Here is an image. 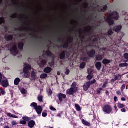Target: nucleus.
I'll return each instance as SVG.
<instances>
[{"label":"nucleus","mask_w":128,"mask_h":128,"mask_svg":"<svg viewBox=\"0 0 128 128\" xmlns=\"http://www.w3.org/2000/svg\"><path fill=\"white\" fill-rule=\"evenodd\" d=\"M118 18H120V14H118V12H114L108 14V18H104L105 20L108 22L110 27V30L107 34L108 36L112 34H114V32H120V30H122V26H116L113 28V30L112 28V26L114 25V20H118Z\"/></svg>","instance_id":"1"},{"label":"nucleus","mask_w":128,"mask_h":128,"mask_svg":"<svg viewBox=\"0 0 128 128\" xmlns=\"http://www.w3.org/2000/svg\"><path fill=\"white\" fill-rule=\"evenodd\" d=\"M6 50H10V52L12 56H16L18 54V50L17 44H12L7 47Z\"/></svg>","instance_id":"2"},{"label":"nucleus","mask_w":128,"mask_h":128,"mask_svg":"<svg viewBox=\"0 0 128 128\" xmlns=\"http://www.w3.org/2000/svg\"><path fill=\"white\" fill-rule=\"evenodd\" d=\"M30 70H32V66L30 65L25 64L24 65V76L26 78H28L30 76Z\"/></svg>","instance_id":"3"},{"label":"nucleus","mask_w":128,"mask_h":128,"mask_svg":"<svg viewBox=\"0 0 128 128\" xmlns=\"http://www.w3.org/2000/svg\"><path fill=\"white\" fill-rule=\"evenodd\" d=\"M0 82H2V86L3 88H6L10 86L8 78H6V76H2L1 73H0Z\"/></svg>","instance_id":"4"},{"label":"nucleus","mask_w":128,"mask_h":128,"mask_svg":"<svg viewBox=\"0 0 128 128\" xmlns=\"http://www.w3.org/2000/svg\"><path fill=\"white\" fill-rule=\"evenodd\" d=\"M76 90H78V88H76V82H74L72 84V85L71 86V88L70 89L68 90H67L66 92H67L68 94L72 95L74 93H76Z\"/></svg>","instance_id":"5"},{"label":"nucleus","mask_w":128,"mask_h":128,"mask_svg":"<svg viewBox=\"0 0 128 128\" xmlns=\"http://www.w3.org/2000/svg\"><path fill=\"white\" fill-rule=\"evenodd\" d=\"M30 106L34 108V110L38 114H42V108L40 106H38V104L35 102H33L31 104Z\"/></svg>","instance_id":"6"},{"label":"nucleus","mask_w":128,"mask_h":128,"mask_svg":"<svg viewBox=\"0 0 128 128\" xmlns=\"http://www.w3.org/2000/svg\"><path fill=\"white\" fill-rule=\"evenodd\" d=\"M103 112L107 114H110L112 112V108L109 105H106L103 108Z\"/></svg>","instance_id":"7"},{"label":"nucleus","mask_w":128,"mask_h":128,"mask_svg":"<svg viewBox=\"0 0 128 128\" xmlns=\"http://www.w3.org/2000/svg\"><path fill=\"white\" fill-rule=\"evenodd\" d=\"M38 64L40 68H42L43 66L46 64V60H42V58L40 57Z\"/></svg>","instance_id":"8"},{"label":"nucleus","mask_w":128,"mask_h":128,"mask_svg":"<svg viewBox=\"0 0 128 128\" xmlns=\"http://www.w3.org/2000/svg\"><path fill=\"white\" fill-rule=\"evenodd\" d=\"M58 96L59 98V100L61 102H62L64 101V100L65 98H66V95L64 94H62V93L59 94L58 95Z\"/></svg>","instance_id":"9"},{"label":"nucleus","mask_w":128,"mask_h":128,"mask_svg":"<svg viewBox=\"0 0 128 128\" xmlns=\"http://www.w3.org/2000/svg\"><path fill=\"white\" fill-rule=\"evenodd\" d=\"M90 82H89L86 83L84 86V90H86V92L88 90V88H90Z\"/></svg>","instance_id":"10"},{"label":"nucleus","mask_w":128,"mask_h":128,"mask_svg":"<svg viewBox=\"0 0 128 128\" xmlns=\"http://www.w3.org/2000/svg\"><path fill=\"white\" fill-rule=\"evenodd\" d=\"M88 54V56H90V58H94V55L96 54V51H94V50H92Z\"/></svg>","instance_id":"11"},{"label":"nucleus","mask_w":128,"mask_h":128,"mask_svg":"<svg viewBox=\"0 0 128 128\" xmlns=\"http://www.w3.org/2000/svg\"><path fill=\"white\" fill-rule=\"evenodd\" d=\"M96 67L97 68L98 70H100V68H102V63L100 62H98L96 64Z\"/></svg>","instance_id":"12"},{"label":"nucleus","mask_w":128,"mask_h":128,"mask_svg":"<svg viewBox=\"0 0 128 128\" xmlns=\"http://www.w3.org/2000/svg\"><path fill=\"white\" fill-rule=\"evenodd\" d=\"M82 124H84V126H90V124L88 122V121L84 120V119H82Z\"/></svg>","instance_id":"13"},{"label":"nucleus","mask_w":128,"mask_h":128,"mask_svg":"<svg viewBox=\"0 0 128 128\" xmlns=\"http://www.w3.org/2000/svg\"><path fill=\"white\" fill-rule=\"evenodd\" d=\"M34 124H36V122L34 120H31L28 123V126L30 128H32L34 126Z\"/></svg>","instance_id":"14"},{"label":"nucleus","mask_w":128,"mask_h":128,"mask_svg":"<svg viewBox=\"0 0 128 128\" xmlns=\"http://www.w3.org/2000/svg\"><path fill=\"white\" fill-rule=\"evenodd\" d=\"M20 82V79L18 78H16L14 81V84L15 86H18Z\"/></svg>","instance_id":"15"},{"label":"nucleus","mask_w":128,"mask_h":128,"mask_svg":"<svg viewBox=\"0 0 128 128\" xmlns=\"http://www.w3.org/2000/svg\"><path fill=\"white\" fill-rule=\"evenodd\" d=\"M122 79V75L118 74V76H115L114 80H112V82H114V80H118Z\"/></svg>","instance_id":"16"},{"label":"nucleus","mask_w":128,"mask_h":128,"mask_svg":"<svg viewBox=\"0 0 128 128\" xmlns=\"http://www.w3.org/2000/svg\"><path fill=\"white\" fill-rule=\"evenodd\" d=\"M20 91L22 94H28V90L24 88H22L20 89Z\"/></svg>","instance_id":"17"},{"label":"nucleus","mask_w":128,"mask_h":128,"mask_svg":"<svg viewBox=\"0 0 128 128\" xmlns=\"http://www.w3.org/2000/svg\"><path fill=\"white\" fill-rule=\"evenodd\" d=\"M44 72H46V74H50V72H52V68H50V67L46 68L44 70Z\"/></svg>","instance_id":"18"},{"label":"nucleus","mask_w":128,"mask_h":128,"mask_svg":"<svg viewBox=\"0 0 128 128\" xmlns=\"http://www.w3.org/2000/svg\"><path fill=\"white\" fill-rule=\"evenodd\" d=\"M102 58H104V56L98 55L96 56V60H98V62L102 60Z\"/></svg>","instance_id":"19"},{"label":"nucleus","mask_w":128,"mask_h":128,"mask_svg":"<svg viewBox=\"0 0 128 128\" xmlns=\"http://www.w3.org/2000/svg\"><path fill=\"white\" fill-rule=\"evenodd\" d=\"M104 64H110V60L108 59H104L102 61Z\"/></svg>","instance_id":"20"},{"label":"nucleus","mask_w":128,"mask_h":128,"mask_svg":"<svg viewBox=\"0 0 128 128\" xmlns=\"http://www.w3.org/2000/svg\"><path fill=\"white\" fill-rule=\"evenodd\" d=\"M32 80H36V74L34 71L32 72Z\"/></svg>","instance_id":"21"},{"label":"nucleus","mask_w":128,"mask_h":128,"mask_svg":"<svg viewBox=\"0 0 128 128\" xmlns=\"http://www.w3.org/2000/svg\"><path fill=\"white\" fill-rule=\"evenodd\" d=\"M64 58H66V52H62L60 55V60H64Z\"/></svg>","instance_id":"22"},{"label":"nucleus","mask_w":128,"mask_h":128,"mask_svg":"<svg viewBox=\"0 0 128 128\" xmlns=\"http://www.w3.org/2000/svg\"><path fill=\"white\" fill-rule=\"evenodd\" d=\"M46 56H50L51 58H54V56H52V54L50 52V51H46Z\"/></svg>","instance_id":"23"},{"label":"nucleus","mask_w":128,"mask_h":128,"mask_svg":"<svg viewBox=\"0 0 128 128\" xmlns=\"http://www.w3.org/2000/svg\"><path fill=\"white\" fill-rule=\"evenodd\" d=\"M6 38V40H12V35H8L7 36H5Z\"/></svg>","instance_id":"24"},{"label":"nucleus","mask_w":128,"mask_h":128,"mask_svg":"<svg viewBox=\"0 0 128 128\" xmlns=\"http://www.w3.org/2000/svg\"><path fill=\"white\" fill-rule=\"evenodd\" d=\"M8 116L9 118H18V116L12 115L11 113H8Z\"/></svg>","instance_id":"25"},{"label":"nucleus","mask_w":128,"mask_h":128,"mask_svg":"<svg viewBox=\"0 0 128 128\" xmlns=\"http://www.w3.org/2000/svg\"><path fill=\"white\" fill-rule=\"evenodd\" d=\"M75 106H76V110H78V112H80V110H82L80 106L78 104H76Z\"/></svg>","instance_id":"26"},{"label":"nucleus","mask_w":128,"mask_h":128,"mask_svg":"<svg viewBox=\"0 0 128 128\" xmlns=\"http://www.w3.org/2000/svg\"><path fill=\"white\" fill-rule=\"evenodd\" d=\"M18 48H20V50H22V48H24V44L19 43L18 44Z\"/></svg>","instance_id":"27"},{"label":"nucleus","mask_w":128,"mask_h":128,"mask_svg":"<svg viewBox=\"0 0 128 128\" xmlns=\"http://www.w3.org/2000/svg\"><path fill=\"white\" fill-rule=\"evenodd\" d=\"M128 64L126 63L120 64H119L120 68H124V66H128Z\"/></svg>","instance_id":"28"},{"label":"nucleus","mask_w":128,"mask_h":128,"mask_svg":"<svg viewBox=\"0 0 128 128\" xmlns=\"http://www.w3.org/2000/svg\"><path fill=\"white\" fill-rule=\"evenodd\" d=\"M48 78V74H43L40 76L41 78Z\"/></svg>","instance_id":"29"},{"label":"nucleus","mask_w":128,"mask_h":128,"mask_svg":"<svg viewBox=\"0 0 128 128\" xmlns=\"http://www.w3.org/2000/svg\"><path fill=\"white\" fill-rule=\"evenodd\" d=\"M0 94H2V96H4L6 94V91L2 88H0Z\"/></svg>","instance_id":"30"},{"label":"nucleus","mask_w":128,"mask_h":128,"mask_svg":"<svg viewBox=\"0 0 128 128\" xmlns=\"http://www.w3.org/2000/svg\"><path fill=\"white\" fill-rule=\"evenodd\" d=\"M102 90H104V88H99L98 89V94H102Z\"/></svg>","instance_id":"31"},{"label":"nucleus","mask_w":128,"mask_h":128,"mask_svg":"<svg viewBox=\"0 0 128 128\" xmlns=\"http://www.w3.org/2000/svg\"><path fill=\"white\" fill-rule=\"evenodd\" d=\"M118 108H124V104H122L120 103L118 104Z\"/></svg>","instance_id":"32"},{"label":"nucleus","mask_w":128,"mask_h":128,"mask_svg":"<svg viewBox=\"0 0 128 128\" xmlns=\"http://www.w3.org/2000/svg\"><path fill=\"white\" fill-rule=\"evenodd\" d=\"M85 66H86V63L82 62L80 65V68H84Z\"/></svg>","instance_id":"33"},{"label":"nucleus","mask_w":128,"mask_h":128,"mask_svg":"<svg viewBox=\"0 0 128 128\" xmlns=\"http://www.w3.org/2000/svg\"><path fill=\"white\" fill-rule=\"evenodd\" d=\"M94 78L92 74H89L88 76H87L88 80H92Z\"/></svg>","instance_id":"34"},{"label":"nucleus","mask_w":128,"mask_h":128,"mask_svg":"<svg viewBox=\"0 0 128 128\" xmlns=\"http://www.w3.org/2000/svg\"><path fill=\"white\" fill-rule=\"evenodd\" d=\"M88 74H92L93 71H92V68H88Z\"/></svg>","instance_id":"35"},{"label":"nucleus","mask_w":128,"mask_h":128,"mask_svg":"<svg viewBox=\"0 0 128 128\" xmlns=\"http://www.w3.org/2000/svg\"><path fill=\"white\" fill-rule=\"evenodd\" d=\"M4 24V18H0V24Z\"/></svg>","instance_id":"36"},{"label":"nucleus","mask_w":128,"mask_h":128,"mask_svg":"<svg viewBox=\"0 0 128 128\" xmlns=\"http://www.w3.org/2000/svg\"><path fill=\"white\" fill-rule=\"evenodd\" d=\"M42 116H43V118H46V116H48V114L46 113V112H43L42 114Z\"/></svg>","instance_id":"37"},{"label":"nucleus","mask_w":128,"mask_h":128,"mask_svg":"<svg viewBox=\"0 0 128 128\" xmlns=\"http://www.w3.org/2000/svg\"><path fill=\"white\" fill-rule=\"evenodd\" d=\"M42 98H43L42 96H38V102H42Z\"/></svg>","instance_id":"38"},{"label":"nucleus","mask_w":128,"mask_h":128,"mask_svg":"<svg viewBox=\"0 0 128 128\" xmlns=\"http://www.w3.org/2000/svg\"><path fill=\"white\" fill-rule=\"evenodd\" d=\"M23 120L26 122H28V120H30V118L28 117H24L23 118Z\"/></svg>","instance_id":"39"},{"label":"nucleus","mask_w":128,"mask_h":128,"mask_svg":"<svg viewBox=\"0 0 128 128\" xmlns=\"http://www.w3.org/2000/svg\"><path fill=\"white\" fill-rule=\"evenodd\" d=\"M108 9V6H104L102 9L101 10L102 12H106V10Z\"/></svg>","instance_id":"40"},{"label":"nucleus","mask_w":128,"mask_h":128,"mask_svg":"<svg viewBox=\"0 0 128 128\" xmlns=\"http://www.w3.org/2000/svg\"><path fill=\"white\" fill-rule=\"evenodd\" d=\"M20 124H26V121H24V120H21L20 122Z\"/></svg>","instance_id":"41"},{"label":"nucleus","mask_w":128,"mask_h":128,"mask_svg":"<svg viewBox=\"0 0 128 128\" xmlns=\"http://www.w3.org/2000/svg\"><path fill=\"white\" fill-rule=\"evenodd\" d=\"M12 124L14 126H16V124H18V123L16 121H12Z\"/></svg>","instance_id":"42"},{"label":"nucleus","mask_w":128,"mask_h":128,"mask_svg":"<svg viewBox=\"0 0 128 128\" xmlns=\"http://www.w3.org/2000/svg\"><path fill=\"white\" fill-rule=\"evenodd\" d=\"M106 84H108L106 82H105L102 86V88H103V90H104V88H106Z\"/></svg>","instance_id":"43"},{"label":"nucleus","mask_w":128,"mask_h":128,"mask_svg":"<svg viewBox=\"0 0 128 128\" xmlns=\"http://www.w3.org/2000/svg\"><path fill=\"white\" fill-rule=\"evenodd\" d=\"M126 89V85H123L122 87L121 92H124V90Z\"/></svg>","instance_id":"44"},{"label":"nucleus","mask_w":128,"mask_h":128,"mask_svg":"<svg viewBox=\"0 0 128 128\" xmlns=\"http://www.w3.org/2000/svg\"><path fill=\"white\" fill-rule=\"evenodd\" d=\"M124 58H125L126 60H128V53L124 54Z\"/></svg>","instance_id":"45"},{"label":"nucleus","mask_w":128,"mask_h":128,"mask_svg":"<svg viewBox=\"0 0 128 128\" xmlns=\"http://www.w3.org/2000/svg\"><path fill=\"white\" fill-rule=\"evenodd\" d=\"M50 110H53V112H56V109L53 106L50 107Z\"/></svg>","instance_id":"46"},{"label":"nucleus","mask_w":128,"mask_h":128,"mask_svg":"<svg viewBox=\"0 0 128 128\" xmlns=\"http://www.w3.org/2000/svg\"><path fill=\"white\" fill-rule=\"evenodd\" d=\"M116 94L118 96H122V92L120 90L117 91Z\"/></svg>","instance_id":"47"},{"label":"nucleus","mask_w":128,"mask_h":128,"mask_svg":"<svg viewBox=\"0 0 128 128\" xmlns=\"http://www.w3.org/2000/svg\"><path fill=\"white\" fill-rule=\"evenodd\" d=\"M70 70H66V74H67L68 76V74H70Z\"/></svg>","instance_id":"48"},{"label":"nucleus","mask_w":128,"mask_h":128,"mask_svg":"<svg viewBox=\"0 0 128 128\" xmlns=\"http://www.w3.org/2000/svg\"><path fill=\"white\" fill-rule=\"evenodd\" d=\"M96 80H92L91 82H90V84H94L96 83Z\"/></svg>","instance_id":"49"},{"label":"nucleus","mask_w":128,"mask_h":128,"mask_svg":"<svg viewBox=\"0 0 128 128\" xmlns=\"http://www.w3.org/2000/svg\"><path fill=\"white\" fill-rule=\"evenodd\" d=\"M121 112H126V108H122L121 110Z\"/></svg>","instance_id":"50"},{"label":"nucleus","mask_w":128,"mask_h":128,"mask_svg":"<svg viewBox=\"0 0 128 128\" xmlns=\"http://www.w3.org/2000/svg\"><path fill=\"white\" fill-rule=\"evenodd\" d=\"M48 92L49 94H52V90H48Z\"/></svg>","instance_id":"51"},{"label":"nucleus","mask_w":128,"mask_h":128,"mask_svg":"<svg viewBox=\"0 0 128 128\" xmlns=\"http://www.w3.org/2000/svg\"><path fill=\"white\" fill-rule=\"evenodd\" d=\"M57 116L58 118H62V114H57Z\"/></svg>","instance_id":"52"},{"label":"nucleus","mask_w":128,"mask_h":128,"mask_svg":"<svg viewBox=\"0 0 128 128\" xmlns=\"http://www.w3.org/2000/svg\"><path fill=\"white\" fill-rule=\"evenodd\" d=\"M121 100H122V102H126V98H121Z\"/></svg>","instance_id":"53"},{"label":"nucleus","mask_w":128,"mask_h":128,"mask_svg":"<svg viewBox=\"0 0 128 128\" xmlns=\"http://www.w3.org/2000/svg\"><path fill=\"white\" fill-rule=\"evenodd\" d=\"M114 102H117V100H118V97L115 96L114 98Z\"/></svg>","instance_id":"54"},{"label":"nucleus","mask_w":128,"mask_h":128,"mask_svg":"<svg viewBox=\"0 0 128 128\" xmlns=\"http://www.w3.org/2000/svg\"><path fill=\"white\" fill-rule=\"evenodd\" d=\"M68 44H66V46L64 47V48H68Z\"/></svg>","instance_id":"55"},{"label":"nucleus","mask_w":128,"mask_h":128,"mask_svg":"<svg viewBox=\"0 0 128 128\" xmlns=\"http://www.w3.org/2000/svg\"><path fill=\"white\" fill-rule=\"evenodd\" d=\"M106 48L102 49V52H106Z\"/></svg>","instance_id":"56"},{"label":"nucleus","mask_w":128,"mask_h":128,"mask_svg":"<svg viewBox=\"0 0 128 128\" xmlns=\"http://www.w3.org/2000/svg\"><path fill=\"white\" fill-rule=\"evenodd\" d=\"M54 62H52L50 66H54Z\"/></svg>","instance_id":"57"},{"label":"nucleus","mask_w":128,"mask_h":128,"mask_svg":"<svg viewBox=\"0 0 128 128\" xmlns=\"http://www.w3.org/2000/svg\"><path fill=\"white\" fill-rule=\"evenodd\" d=\"M4 120V119L2 118H0V122H2Z\"/></svg>","instance_id":"58"},{"label":"nucleus","mask_w":128,"mask_h":128,"mask_svg":"<svg viewBox=\"0 0 128 128\" xmlns=\"http://www.w3.org/2000/svg\"><path fill=\"white\" fill-rule=\"evenodd\" d=\"M58 76H60V72H58Z\"/></svg>","instance_id":"59"},{"label":"nucleus","mask_w":128,"mask_h":128,"mask_svg":"<svg viewBox=\"0 0 128 128\" xmlns=\"http://www.w3.org/2000/svg\"><path fill=\"white\" fill-rule=\"evenodd\" d=\"M106 94H108V91H106Z\"/></svg>","instance_id":"60"},{"label":"nucleus","mask_w":128,"mask_h":128,"mask_svg":"<svg viewBox=\"0 0 128 128\" xmlns=\"http://www.w3.org/2000/svg\"><path fill=\"white\" fill-rule=\"evenodd\" d=\"M2 2V0H0V4Z\"/></svg>","instance_id":"61"},{"label":"nucleus","mask_w":128,"mask_h":128,"mask_svg":"<svg viewBox=\"0 0 128 128\" xmlns=\"http://www.w3.org/2000/svg\"><path fill=\"white\" fill-rule=\"evenodd\" d=\"M106 38V35L104 34V36L102 37V38Z\"/></svg>","instance_id":"62"},{"label":"nucleus","mask_w":128,"mask_h":128,"mask_svg":"<svg viewBox=\"0 0 128 128\" xmlns=\"http://www.w3.org/2000/svg\"><path fill=\"white\" fill-rule=\"evenodd\" d=\"M114 108H116V106H115Z\"/></svg>","instance_id":"63"}]
</instances>
